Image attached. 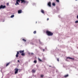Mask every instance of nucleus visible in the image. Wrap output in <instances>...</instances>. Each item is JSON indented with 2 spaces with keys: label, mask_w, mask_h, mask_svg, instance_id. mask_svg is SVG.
<instances>
[{
  "label": "nucleus",
  "mask_w": 78,
  "mask_h": 78,
  "mask_svg": "<svg viewBox=\"0 0 78 78\" xmlns=\"http://www.w3.org/2000/svg\"><path fill=\"white\" fill-rule=\"evenodd\" d=\"M45 51V49H43V51Z\"/></svg>",
  "instance_id": "c85d7f7f"
},
{
  "label": "nucleus",
  "mask_w": 78,
  "mask_h": 78,
  "mask_svg": "<svg viewBox=\"0 0 78 78\" xmlns=\"http://www.w3.org/2000/svg\"><path fill=\"white\" fill-rule=\"evenodd\" d=\"M32 73H35L36 72V70H35L34 69H32Z\"/></svg>",
  "instance_id": "ddd939ff"
},
{
  "label": "nucleus",
  "mask_w": 78,
  "mask_h": 78,
  "mask_svg": "<svg viewBox=\"0 0 78 78\" xmlns=\"http://www.w3.org/2000/svg\"><path fill=\"white\" fill-rule=\"evenodd\" d=\"M21 2V3H28V2L25 0H20Z\"/></svg>",
  "instance_id": "f03ea898"
},
{
  "label": "nucleus",
  "mask_w": 78,
  "mask_h": 78,
  "mask_svg": "<svg viewBox=\"0 0 78 78\" xmlns=\"http://www.w3.org/2000/svg\"><path fill=\"white\" fill-rule=\"evenodd\" d=\"M19 51H17V52L16 54V58H18L19 57Z\"/></svg>",
  "instance_id": "423d86ee"
},
{
  "label": "nucleus",
  "mask_w": 78,
  "mask_h": 78,
  "mask_svg": "<svg viewBox=\"0 0 78 78\" xmlns=\"http://www.w3.org/2000/svg\"><path fill=\"white\" fill-rule=\"evenodd\" d=\"M16 3L15 4V5H19V3L18 2H20V0H16Z\"/></svg>",
  "instance_id": "39448f33"
},
{
  "label": "nucleus",
  "mask_w": 78,
  "mask_h": 78,
  "mask_svg": "<svg viewBox=\"0 0 78 78\" xmlns=\"http://www.w3.org/2000/svg\"><path fill=\"white\" fill-rule=\"evenodd\" d=\"M15 70V74L17 73H18V71H19V69H17V68H16Z\"/></svg>",
  "instance_id": "20e7f679"
},
{
  "label": "nucleus",
  "mask_w": 78,
  "mask_h": 78,
  "mask_svg": "<svg viewBox=\"0 0 78 78\" xmlns=\"http://www.w3.org/2000/svg\"><path fill=\"white\" fill-rule=\"evenodd\" d=\"M34 62L35 63V64H36L37 63V61L36 60H35L34 61Z\"/></svg>",
  "instance_id": "f3484780"
},
{
  "label": "nucleus",
  "mask_w": 78,
  "mask_h": 78,
  "mask_svg": "<svg viewBox=\"0 0 78 78\" xmlns=\"http://www.w3.org/2000/svg\"><path fill=\"white\" fill-rule=\"evenodd\" d=\"M33 53H31V55H33Z\"/></svg>",
  "instance_id": "c756f323"
},
{
  "label": "nucleus",
  "mask_w": 78,
  "mask_h": 78,
  "mask_svg": "<svg viewBox=\"0 0 78 78\" xmlns=\"http://www.w3.org/2000/svg\"><path fill=\"white\" fill-rule=\"evenodd\" d=\"M48 5L49 6H50V7H51V2H49L48 4Z\"/></svg>",
  "instance_id": "1a4fd4ad"
},
{
  "label": "nucleus",
  "mask_w": 78,
  "mask_h": 78,
  "mask_svg": "<svg viewBox=\"0 0 78 78\" xmlns=\"http://www.w3.org/2000/svg\"><path fill=\"white\" fill-rule=\"evenodd\" d=\"M77 19H78V15H77Z\"/></svg>",
  "instance_id": "cd10ccee"
},
{
  "label": "nucleus",
  "mask_w": 78,
  "mask_h": 78,
  "mask_svg": "<svg viewBox=\"0 0 78 78\" xmlns=\"http://www.w3.org/2000/svg\"><path fill=\"white\" fill-rule=\"evenodd\" d=\"M46 34L48 35V36H53V33L48 30L46 31Z\"/></svg>",
  "instance_id": "f257e3e1"
},
{
  "label": "nucleus",
  "mask_w": 78,
  "mask_h": 78,
  "mask_svg": "<svg viewBox=\"0 0 78 78\" xmlns=\"http://www.w3.org/2000/svg\"><path fill=\"white\" fill-rule=\"evenodd\" d=\"M21 55H22V56H25V53L24 52H23V53H21Z\"/></svg>",
  "instance_id": "2eb2a0df"
},
{
  "label": "nucleus",
  "mask_w": 78,
  "mask_h": 78,
  "mask_svg": "<svg viewBox=\"0 0 78 78\" xmlns=\"http://www.w3.org/2000/svg\"><path fill=\"white\" fill-rule=\"evenodd\" d=\"M14 17V15H12L10 17L11 18H13V17Z\"/></svg>",
  "instance_id": "6ab92c4d"
},
{
  "label": "nucleus",
  "mask_w": 78,
  "mask_h": 78,
  "mask_svg": "<svg viewBox=\"0 0 78 78\" xmlns=\"http://www.w3.org/2000/svg\"><path fill=\"white\" fill-rule=\"evenodd\" d=\"M10 64V62H9L8 63H7L6 64V67H7L9 65V64Z\"/></svg>",
  "instance_id": "f8f14e48"
},
{
  "label": "nucleus",
  "mask_w": 78,
  "mask_h": 78,
  "mask_svg": "<svg viewBox=\"0 0 78 78\" xmlns=\"http://www.w3.org/2000/svg\"><path fill=\"white\" fill-rule=\"evenodd\" d=\"M24 52V51L23 50V51L20 50L19 51V52L20 53H23Z\"/></svg>",
  "instance_id": "9d476101"
},
{
  "label": "nucleus",
  "mask_w": 78,
  "mask_h": 78,
  "mask_svg": "<svg viewBox=\"0 0 78 78\" xmlns=\"http://www.w3.org/2000/svg\"><path fill=\"white\" fill-rule=\"evenodd\" d=\"M77 0H76V1H77Z\"/></svg>",
  "instance_id": "7c9ffc66"
},
{
  "label": "nucleus",
  "mask_w": 78,
  "mask_h": 78,
  "mask_svg": "<svg viewBox=\"0 0 78 78\" xmlns=\"http://www.w3.org/2000/svg\"><path fill=\"white\" fill-rule=\"evenodd\" d=\"M56 1L58 3H59V0H56Z\"/></svg>",
  "instance_id": "4be33fe9"
},
{
  "label": "nucleus",
  "mask_w": 78,
  "mask_h": 78,
  "mask_svg": "<svg viewBox=\"0 0 78 78\" xmlns=\"http://www.w3.org/2000/svg\"><path fill=\"white\" fill-rule=\"evenodd\" d=\"M36 31H35L34 32V34H36Z\"/></svg>",
  "instance_id": "5701e85b"
},
{
  "label": "nucleus",
  "mask_w": 78,
  "mask_h": 78,
  "mask_svg": "<svg viewBox=\"0 0 78 78\" xmlns=\"http://www.w3.org/2000/svg\"><path fill=\"white\" fill-rule=\"evenodd\" d=\"M38 60L39 61H40V62H42V60L41 59H40V58H38Z\"/></svg>",
  "instance_id": "4468645a"
},
{
  "label": "nucleus",
  "mask_w": 78,
  "mask_h": 78,
  "mask_svg": "<svg viewBox=\"0 0 78 78\" xmlns=\"http://www.w3.org/2000/svg\"><path fill=\"white\" fill-rule=\"evenodd\" d=\"M52 5L53 6H55L56 4H55V3H52Z\"/></svg>",
  "instance_id": "a211bd4d"
},
{
  "label": "nucleus",
  "mask_w": 78,
  "mask_h": 78,
  "mask_svg": "<svg viewBox=\"0 0 78 78\" xmlns=\"http://www.w3.org/2000/svg\"><path fill=\"white\" fill-rule=\"evenodd\" d=\"M17 61L18 62H20V61H19V60H18Z\"/></svg>",
  "instance_id": "bb28decb"
},
{
  "label": "nucleus",
  "mask_w": 78,
  "mask_h": 78,
  "mask_svg": "<svg viewBox=\"0 0 78 78\" xmlns=\"http://www.w3.org/2000/svg\"><path fill=\"white\" fill-rule=\"evenodd\" d=\"M23 41H24V42H26L27 41L26 40L24 39H23Z\"/></svg>",
  "instance_id": "412c9836"
},
{
  "label": "nucleus",
  "mask_w": 78,
  "mask_h": 78,
  "mask_svg": "<svg viewBox=\"0 0 78 78\" xmlns=\"http://www.w3.org/2000/svg\"><path fill=\"white\" fill-rule=\"evenodd\" d=\"M41 12H42V13L43 14H44V13H45V12H44V10H42V9H41Z\"/></svg>",
  "instance_id": "9b49d317"
},
{
  "label": "nucleus",
  "mask_w": 78,
  "mask_h": 78,
  "mask_svg": "<svg viewBox=\"0 0 78 78\" xmlns=\"http://www.w3.org/2000/svg\"><path fill=\"white\" fill-rule=\"evenodd\" d=\"M57 61H59V58H57Z\"/></svg>",
  "instance_id": "a878e982"
},
{
  "label": "nucleus",
  "mask_w": 78,
  "mask_h": 78,
  "mask_svg": "<svg viewBox=\"0 0 78 78\" xmlns=\"http://www.w3.org/2000/svg\"><path fill=\"white\" fill-rule=\"evenodd\" d=\"M69 76V75L68 74H67L66 75H65L64 76V77H65V78H66V77H68V76Z\"/></svg>",
  "instance_id": "dca6fc26"
},
{
  "label": "nucleus",
  "mask_w": 78,
  "mask_h": 78,
  "mask_svg": "<svg viewBox=\"0 0 78 78\" xmlns=\"http://www.w3.org/2000/svg\"><path fill=\"white\" fill-rule=\"evenodd\" d=\"M43 76H44L42 74L40 76V77L41 78H43Z\"/></svg>",
  "instance_id": "aec40b11"
},
{
  "label": "nucleus",
  "mask_w": 78,
  "mask_h": 78,
  "mask_svg": "<svg viewBox=\"0 0 78 78\" xmlns=\"http://www.w3.org/2000/svg\"><path fill=\"white\" fill-rule=\"evenodd\" d=\"M49 20V18H47V21H48V20Z\"/></svg>",
  "instance_id": "393cba45"
},
{
  "label": "nucleus",
  "mask_w": 78,
  "mask_h": 78,
  "mask_svg": "<svg viewBox=\"0 0 78 78\" xmlns=\"http://www.w3.org/2000/svg\"><path fill=\"white\" fill-rule=\"evenodd\" d=\"M8 5V4H7Z\"/></svg>",
  "instance_id": "2f4dec72"
},
{
  "label": "nucleus",
  "mask_w": 78,
  "mask_h": 78,
  "mask_svg": "<svg viewBox=\"0 0 78 78\" xmlns=\"http://www.w3.org/2000/svg\"><path fill=\"white\" fill-rule=\"evenodd\" d=\"M75 23H78V21H76L75 22Z\"/></svg>",
  "instance_id": "b1692460"
},
{
  "label": "nucleus",
  "mask_w": 78,
  "mask_h": 78,
  "mask_svg": "<svg viewBox=\"0 0 78 78\" xmlns=\"http://www.w3.org/2000/svg\"><path fill=\"white\" fill-rule=\"evenodd\" d=\"M18 14H20V13H22V10H20L18 11Z\"/></svg>",
  "instance_id": "0eeeda50"
},
{
  "label": "nucleus",
  "mask_w": 78,
  "mask_h": 78,
  "mask_svg": "<svg viewBox=\"0 0 78 78\" xmlns=\"http://www.w3.org/2000/svg\"><path fill=\"white\" fill-rule=\"evenodd\" d=\"M6 8V6L5 5H1L0 6V9H5Z\"/></svg>",
  "instance_id": "7ed1b4c3"
},
{
  "label": "nucleus",
  "mask_w": 78,
  "mask_h": 78,
  "mask_svg": "<svg viewBox=\"0 0 78 78\" xmlns=\"http://www.w3.org/2000/svg\"><path fill=\"white\" fill-rule=\"evenodd\" d=\"M67 59H73V60H74V59L73 58H72L71 57H67Z\"/></svg>",
  "instance_id": "6e6552de"
}]
</instances>
